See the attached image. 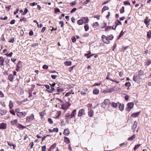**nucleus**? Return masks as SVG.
<instances>
[{
    "label": "nucleus",
    "instance_id": "obj_1",
    "mask_svg": "<svg viewBox=\"0 0 151 151\" xmlns=\"http://www.w3.org/2000/svg\"><path fill=\"white\" fill-rule=\"evenodd\" d=\"M101 39L104 42L107 44L109 43L110 42L109 40V39L108 37L104 35H103L101 36Z\"/></svg>",
    "mask_w": 151,
    "mask_h": 151
},
{
    "label": "nucleus",
    "instance_id": "obj_2",
    "mask_svg": "<svg viewBox=\"0 0 151 151\" xmlns=\"http://www.w3.org/2000/svg\"><path fill=\"white\" fill-rule=\"evenodd\" d=\"M134 105V104L132 102L128 103L127 105V107L126 108L127 111L129 112L130 109L133 107Z\"/></svg>",
    "mask_w": 151,
    "mask_h": 151
},
{
    "label": "nucleus",
    "instance_id": "obj_3",
    "mask_svg": "<svg viewBox=\"0 0 151 151\" xmlns=\"http://www.w3.org/2000/svg\"><path fill=\"white\" fill-rule=\"evenodd\" d=\"M34 119V115L33 114H32L27 117L26 120V122L29 123L31 122Z\"/></svg>",
    "mask_w": 151,
    "mask_h": 151
},
{
    "label": "nucleus",
    "instance_id": "obj_4",
    "mask_svg": "<svg viewBox=\"0 0 151 151\" xmlns=\"http://www.w3.org/2000/svg\"><path fill=\"white\" fill-rule=\"evenodd\" d=\"M27 114L25 112H18L17 116L19 118H23Z\"/></svg>",
    "mask_w": 151,
    "mask_h": 151
},
{
    "label": "nucleus",
    "instance_id": "obj_5",
    "mask_svg": "<svg viewBox=\"0 0 151 151\" xmlns=\"http://www.w3.org/2000/svg\"><path fill=\"white\" fill-rule=\"evenodd\" d=\"M86 114L85 112V110L84 109H82L78 111V117L81 116L82 115H85Z\"/></svg>",
    "mask_w": 151,
    "mask_h": 151
},
{
    "label": "nucleus",
    "instance_id": "obj_6",
    "mask_svg": "<svg viewBox=\"0 0 151 151\" xmlns=\"http://www.w3.org/2000/svg\"><path fill=\"white\" fill-rule=\"evenodd\" d=\"M140 79H141V78L139 75L137 74H134L133 78V80L134 81H136Z\"/></svg>",
    "mask_w": 151,
    "mask_h": 151
},
{
    "label": "nucleus",
    "instance_id": "obj_7",
    "mask_svg": "<svg viewBox=\"0 0 151 151\" xmlns=\"http://www.w3.org/2000/svg\"><path fill=\"white\" fill-rule=\"evenodd\" d=\"M151 20L150 19H148V17H146L145 19L144 22L145 24L146 25L147 27H148L149 25L150 24V22Z\"/></svg>",
    "mask_w": 151,
    "mask_h": 151
},
{
    "label": "nucleus",
    "instance_id": "obj_8",
    "mask_svg": "<svg viewBox=\"0 0 151 151\" xmlns=\"http://www.w3.org/2000/svg\"><path fill=\"white\" fill-rule=\"evenodd\" d=\"M50 86L51 89H50L49 92L50 93H53V91L55 90L54 86H55V83H52V84H50Z\"/></svg>",
    "mask_w": 151,
    "mask_h": 151
},
{
    "label": "nucleus",
    "instance_id": "obj_9",
    "mask_svg": "<svg viewBox=\"0 0 151 151\" xmlns=\"http://www.w3.org/2000/svg\"><path fill=\"white\" fill-rule=\"evenodd\" d=\"M88 114L89 117H92L94 115L93 110L91 109H90L88 112Z\"/></svg>",
    "mask_w": 151,
    "mask_h": 151
},
{
    "label": "nucleus",
    "instance_id": "obj_10",
    "mask_svg": "<svg viewBox=\"0 0 151 151\" xmlns=\"http://www.w3.org/2000/svg\"><path fill=\"white\" fill-rule=\"evenodd\" d=\"M7 124L6 123H0V129H5L6 128Z\"/></svg>",
    "mask_w": 151,
    "mask_h": 151
},
{
    "label": "nucleus",
    "instance_id": "obj_11",
    "mask_svg": "<svg viewBox=\"0 0 151 151\" xmlns=\"http://www.w3.org/2000/svg\"><path fill=\"white\" fill-rule=\"evenodd\" d=\"M104 104L106 106H108V107L110 104L109 100L108 99H105L104 100Z\"/></svg>",
    "mask_w": 151,
    "mask_h": 151
},
{
    "label": "nucleus",
    "instance_id": "obj_12",
    "mask_svg": "<svg viewBox=\"0 0 151 151\" xmlns=\"http://www.w3.org/2000/svg\"><path fill=\"white\" fill-rule=\"evenodd\" d=\"M4 60L5 58H4L3 57H0V64L1 65L3 66V67H4V63H5Z\"/></svg>",
    "mask_w": 151,
    "mask_h": 151
},
{
    "label": "nucleus",
    "instance_id": "obj_13",
    "mask_svg": "<svg viewBox=\"0 0 151 151\" xmlns=\"http://www.w3.org/2000/svg\"><path fill=\"white\" fill-rule=\"evenodd\" d=\"M76 109H74L71 114L70 118H72L75 116V115L76 114Z\"/></svg>",
    "mask_w": 151,
    "mask_h": 151
},
{
    "label": "nucleus",
    "instance_id": "obj_14",
    "mask_svg": "<svg viewBox=\"0 0 151 151\" xmlns=\"http://www.w3.org/2000/svg\"><path fill=\"white\" fill-rule=\"evenodd\" d=\"M70 133V131L68 129H65L63 132V134L66 136H68Z\"/></svg>",
    "mask_w": 151,
    "mask_h": 151
},
{
    "label": "nucleus",
    "instance_id": "obj_15",
    "mask_svg": "<svg viewBox=\"0 0 151 151\" xmlns=\"http://www.w3.org/2000/svg\"><path fill=\"white\" fill-rule=\"evenodd\" d=\"M140 113V112L135 113L131 115V116L133 118L137 117Z\"/></svg>",
    "mask_w": 151,
    "mask_h": 151
},
{
    "label": "nucleus",
    "instance_id": "obj_16",
    "mask_svg": "<svg viewBox=\"0 0 151 151\" xmlns=\"http://www.w3.org/2000/svg\"><path fill=\"white\" fill-rule=\"evenodd\" d=\"M82 19H83V22H84V23L85 24H86L88 23L89 19H88V18L87 17H83L82 18Z\"/></svg>",
    "mask_w": 151,
    "mask_h": 151
},
{
    "label": "nucleus",
    "instance_id": "obj_17",
    "mask_svg": "<svg viewBox=\"0 0 151 151\" xmlns=\"http://www.w3.org/2000/svg\"><path fill=\"white\" fill-rule=\"evenodd\" d=\"M14 76L12 74H9L8 76V79L11 82L12 81L14 80Z\"/></svg>",
    "mask_w": 151,
    "mask_h": 151
},
{
    "label": "nucleus",
    "instance_id": "obj_18",
    "mask_svg": "<svg viewBox=\"0 0 151 151\" xmlns=\"http://www.w3.org/2000/svg\"><path fill=\"white\" fill-rule=\"evenodd\" d=\"M115 88V87L114 86V87L110 88L109 90H108V91H104V92H106V93H110L114 90V88Z\"/></svg>",
    "mask_w": 151,
    "mask_h": 151
},
{
    "label": "nucleus",
    "instance_id": "obj_19",
    "mask_svg": "<svg viewBox=\"0 0 151 151\" xmlns=\"http://www.w3.org/2000/svg\"><path fill=\"white\" fill-rule=\"evenodd\" d=\"M77 24L79 25H82L84 23V22L83 21V19H81L77 21Z\"/></svg>",
    "mask_w": 151,
    "mask_h": 151
},
{
    "label": "nucleus",
    "instance_id": "obj_20",
    "mask_svg": "<svg viewBox=\"0 0 151 151\" xmlns=\"http://www.w3.org/2000/svg\"><path fill=\"white\" fill-rule=\"evenodd\" d=\"M7 142L8 145H9L10 146H13V148L14 150L15 149V148L16 147V146L15 145L13 144L12 143L10 142L7 141Z\"/></svg>",
    "mask_w": 151,
    "mask_h": 151
},
{
    "label": "nucleus",
    "instance_id": "obj_21",
    "mask_svg": "<svg viewBox=\"0 0 151 151\" xmlns=\"http://www.w3.org/2000/svg\"><path fill=\"white\" fill-rule=\"evenodd\" d=\"M137 122L136 121H135L134 122V124L133 125L132 129H135L137 126Z\"/></svg>",
    "mask_w": 151,
    "mask_h": 151
},
{
    "label": "nucleus",
    "instance_id": "obj_22",
    "mask_svg": "<svg viewBox=\"0 0 151 151\" xmlns=\"http://www.w3.org/2000/svg\"><path fill=\"white\" fill-rule=\"evenodd\" d=\"M119 108L120 110L121 111H123L124 109V106L123 104L121 105L120 104H119Z\"/></svg>",
    "mask_w": 151,
    "mask_h": 151
},
{
    "label": "nucleus",
    "instance_id": "obj_23",
    "mask_svg": "<svg viewBox=\"0 0 151 151\" xmlns=\"http://www.w3.org/2000/svg\"><path fill=\"white\" fill-rule=\"evenodd\" d=\"M99 90L96 88L94 89L93 91V93L94 94L97 95L99 94Z\"/></svg>",
    "mask_w": 151,
    "mask_h": 151
},
{
    "label": "nucleus",
    "instance_id": "obj_24",
    "mask_svg": "<svg viewBox=\"0 0 151 151\" xmlns=\"http://www.w3.org/2000/svg\"><path fill=\"white\" fill-rule=\"evenodd\" d=\"M115 26L117 27L118 25H122V23L118 20L117 19L115 22Z\"/></svg>",
    "mask_w": 151,
    "mask_h": 151
},
{
    "label": "nucleus",
    "instance_id": "obj_25",
    "mask_svg": "<svg viewBox=\"0 0 151 151\" xmlns=\"http://www.w3.org/2000/svg\"><path fill=\"white\" fill-rule=\"evenodd\" d=\"M64 142L67 144H68L70 143V141L69 138L66 137H64Z\"/></svg>",
    "mask_w": 151,
    "mask_h": 151
},
{
    "label": "nucleus",
    "instance_id": "obj_26",
    "mask_svg": "<svg viewBox=\"0 0 151 151\" xmlns=\"http://www.w3.org/2000/svg\"><path fill=\"white\" fill-rule=\"evenodd\" d=\"M151 63V61L150 60H148L147 61L145 62V65L148 66Z\"/></svg>",
    "mask_w": 151,
    "mask_h": 151
},
{
    "label": "nucleus",
    "instance_id": "obj_27",
    "mask_svg": "<svg viewBox=\"0 0 151 151\" xmlns=\"http://www.w3.org/2000/svg\"><path fill=\"white\" fill-rule=\"evenodd\" d=\"M111 106L113 108H116L117 107L118 105L117 103H116L114 102H112L111 104Z\"/></svg>",
    "mask_w": 151,
    "mask_h": 151
},
{
    "label": "nucleus",
    "instance_id": "obj_28",
    "mask_svg": "<svg viewBox=\"0 0 151 151\" xmlns=\"http://www.w3.org/2000/svg\"><path fill=\"white\" fill-rule=\"evenodd\" d=\"M64 64L67 66H70L71 65V62L70 61H66L64 62Z\"/></svg>",
    "mask_w": 151,
    "mask_h": 151
},
{
    "label": "nucleus",
    "instance_id": "obj_29",
    "mask_svg": "<svg viewBox=\"0 0 151 151\" xmlns=\"http://www.w3.org/2000/svg\"><path fill=\"white\" fill-rule=\"evenodd\" d=\"M7 113V111L6 110H1V115H3Z\"/></svg>",
    "mask_w": 151,
    "mask_h": 151
},
{
    "label": "nucleus",
    "instance_id": "obj_30",
    "mask_svg": "<svg viewBox=\"0 0 151 151\" xmlns=\"http://www.w3.org/2000/svg\"><path fill=\"white\" fill-rule=\"evenodd\" d=\"M135 134H133L132 136L129 137L128 139V140H132L135 137Z\"/></svg>",
    "mask_w": 151,
    "mask_h": 151
},
{
    "label": "nucleus",
    "instance_id": "obj_31",
    "mask_svg": "<svg viewBox=\"0 0 151 151\" xmlns=\"http://www.w3.org/2000/svg\"><path fill=\"white\" fill-rule=\"evenodd\" d=\"M9 106L10 109H12L13 107V103L11 101H10L9 102Z\"/></svg>",
    "mask_w": 151,
    "mask_h": 151
},
{
    "label": "nucleus",
    "instance_id": "obj_32",
    "mask_svg": "<svg viewBox=\"0 0 151 151\" xmlns=\"http://www.w3.org/2000/svg\"><path fill=\"white\" fill-rule=\"evenodd\" d=\"M85 31H87L89 29V27L88 24H85L84 26Z\"/></svg>",
    "mask_w": 151,
    "mask_h": 151
},
{
    "label": "nucleus",
    "instance_id": "obj_33",
    "mask_svg": "<svg viewBox=\"0 0 151 151\" xmlns=\"http://www.w3.org/2000/svg\"><path fill=\"white\" fill-rule=\"evenodd\" d=\"M56 146V144L55 143H54L50 147L52 149H53L55 148Z\"/></svg>",
    "mask_w": 151,
    "mask_h": 151
},
{
    "label": "nucleus",
    "instance_id": "obj_34",
    "mask_svg": "<svg viewBox=\"0 0 151 151\" xmlns=\"http://www.w3.org/2000/svg\"><path fill=\"white\" fill-rule=\"evenodd\" d=\"M147 37L148 38H150L151 37V31L148 32H147Z\"/></svg>",
    "mask_w": 151,
    "mask_h": 151
},
{
    "label": "nucleus",
    "instance_id": "obj_35",
    "mask_svg": "<svg viewBox=\"0 0 151 151\" xmlns=\"http://www.w3.org/2000/svg\"><path fill=\"white\" fill-rule=\"evenodd\" d=\"M12 54H13L12 52H11L9 54H7V53H6L5 54V55H6L8 57H12Z\"/></svg>",
    "mask_w": 151,
    "mask_h": 151
},
{
    "label": "nucleus",
    "instance_id": "obj_36",
    "mask_svg": "<svg viewBox=\"0 0 151 151\" xmlns=\"http://www.w3.org/2000/svg\"><path fill=\"white\" fill-rule=\"evenodd\" d=\"M17 122V119H15L13 121H11V122L12 124L13 125H14Z\"/></svg>",
    "mask_w": 151,
    "mask_h": 151
},
{
    "label": "nucleus",
    "instance_id": "obj_37",
    "mask_svg": "<svg viewBox=\"0 0 151 151\" xmlns=\"http://www.w3.org/2000/svg\"><path fill=\"white\" fill-rule=\"evenodd\" d=\"M28 10L27 8H25L24 9V12L22 13V15H25L27 12Z\"/></svg>",
    "mask_w": 151,
    "mask_h": 151
},
{
    "label": "nucleus",
    "instance_id": "obj_38",
    "mask_svg": "<svg viewBox=\"0 0 151 151\" xmlns=\"http://www.w3.org/2000/svg\"><path fill=\"white\" fill-rule=\"evenodd\" d=\"M125 86L126 87H129L131 86V84L130 82H126L125 84ZM128 89H129V87H128Z\"/></svg>",
    "mask_w": 151,
    "mask_h": 151
},
{
    "label": "nucleus",
    "instance_id": "obj_39",
    "mask_svg": "<svg viewBox=\"0 0 151 151\" xmlns=\"http://www.w3.org/2000/svg\"><path fill=\"white\" fill-rule=\"evenodd\" d=\"M108 37H109V40H112L114 38V36L112 35H110L108 36Z\"/></svg>",
    "mask_w": 151,
    "mask_h": 151
},
{
    "label": "nucleus",
    "instance_id": "obj_40",
    "mask_svg": "<svg viewBox=\"0 0 151 151\" xmlns=\"http://www.w3.org/2000/svg\"><path fill=\"white\" fill-rule=\"evenodd\" d=\"M71 40L73 42H75L76 41V39L75 37L74 36L71 38Z\"/></svg>",
    "mask_w": 151,
    "mask_h": 151
},
{
    "label": "nucleus",
    "instance_id": "obj_41",
    "mask_svg": "<svg viewBox=\"0 0 151 151\" xmlns=\"http://www.w3.org/2000/svg\"><path fill=\"white\" fill-rule=\"evenodd\" d=\"M124 6H122L121 9L120 10V12L122 14L124 12Z\"/></svg>",
    "mask_w": 151,
    "mask_h": 151
},
{
    "label": "nucleus",
    "instance_id": "obj_42",
    "mask_svg": "<svg viewBox=\"0 0 151 151\" xmlns=\"http://www.w3.org/2000/svg\"><path fill=\"white\" fill-rule=\"evenodd\" d=\"M141 145H135L133 149L134 150H135L137 149L138 148V147Z\"/></svg>",
    "mask_w": 151,
    "mask_h": 151
},
{
    "label": "nucleus",
    "instance_id": "obj_43",
    "mask_svg": "<svg viewBox=\"0 0 151 151\" xmlns=\"http://www.w3.org/2000/svg\"><path fill=\"white\" fill-rule=\"evenodd\" d=\"M5 63H6V65H7L8 63H9L10 60L8 58H5Z\"/></svg>",
    "mask_w": 151,
    "mask_h": 151
},
{
    "label": "nucleus",
    "instance_id": "obj_44",
    "mask_svg": "<svg viewBox=\"0 0 151 151\" xmlns=\"http://www.w3.org/2000/svg\"><path fill=\"white\" fill-rule=\"evenodd\" d=\"M61 107L63 109H67L68 108L64 104H63L62 105Z\"/></svg>",
    "mask_w": 151,
    "mask_h": 151
},
{
    "label": "nucleus",
    "instance_id": "obj_45",
    "mask_svg": "<svg viewBox=\"0 0 151 151\" xmlns=\"http://www.w3.org/2000/svg\"><path fill=\"white\" fill-rule=\"evenodd\" d=\"M18 124L19 125V126L18 127L20 129H23L25 128V127L24 126L22 125L21 124Z\"/></svg>",
    "mask_w": 151,
    "mask_h": 151
},
{
    "label": "nucleus",
    "instance_id": "obj_46",
    "mask_svg": "<svg viewBox=\"0 0 151 151\" xmlns=\"http://www.w3.org/2000/svg\"><path fill=\"white\" fill-rule=\"evenodd\" d=\"M40 116H41V119H42L43 118V116L45 115L44 112L42 111V112H40Z\"/></svg>",
    "mask_w": 151,
    "mask_h": 151
},
{
    "label": "nucleus",
    "instance_id": "obj_47",
    "mask_svg": "<svg viewBox=\"0 0 151 151\" xmlns=\"http://www.w3.org/2000/svg\"><path fill=\"white\" fill-rule=\"evenodd\" d=\"M111 26H108L105 29V31H108L109 29H110L111 28Z\"/></svg>",
    "mask_w": 151,
    "mask_h": 151
},
{
    "label": "nucleus",
    "instance_id": "obj_48",
    "mask_svg": "<svg viewBox=\"0 0 151 151\" xmlns=\"http://www.w3.org/2000/svg\"><path fill=\"white\" fill-rule=\"evenodd\" d=\"M48 122L50 124H52L53 123V121L50 118H48Z\"/></svg>",
    "mask_w": 151,
    "mask_h": 151
},
{
    "label": "nucleus",
    "instance_id": "obj_49",
    "mask_svg": "<svg viewBox=\"0 0 151 151\" xmlns=\"http://www.w3.org/2000/svg\"><path fill=\"white\" fill-rule=\"evenodd\" d=\"M144 73V71L141 70H140L139 71L138 75L139 76H141Z\"/></svg>",
    "mask_w": 151,
    "mask_h": 151
},
{
    "label": "nucleus",
    "instance_id": "obj_50",
    "mask_svg": "<svg viewBox=\"0 0 151 151\" xmlns=\"http://www.w3.org/2000/svg\"><path fill=\"white\" fill-rule=\"evenodd\" d=\"M59 23L60 24L61 26V27H63V26L64 25V22L63 21H60L59 22Z\"/></svg>",
    "mask_w": 151,
    "mask_h": 151
},
{
    "label": "nucleus",
    "instance_id": "obj_51",
    "mask_svg": "<svg viewBox=\"0 0 151 151\" xmlns=\"http://www.w3.org/2000/svg\"><path fill=\"white\" fill-rule=\"evenodd\" d=\"M124 32L123 31H122L119 35V37L118 38V40H119L120 37H121L123 35Z\"/></svg>",
    "mask_w": 151,
    "mask_h": 151
},
{
    "label": "nucleus",
    "instance_id": "obj_52",
    "mask_svg": "<svg viewBox=\"0 0 151 151\" xmlns=\"http://www.w3.org/2000/svg\"><path fill=\"white\" fill-rule=\"evenodd\" d=\"M48 68V66L46 65H45L42 66V68L43 69H47Z\"/></svg>",
    "mask_w": 151,
    "mask_h": 151
},
{
    "label": "nucleus",
    "instance_id": "obj_53",
    "mask_svg": "<svg viewBox=\"0 0 151 151\" xmlns=\"http://www.w3.org/2000/svg\"><path fill=\"white\" fill-rule=\"evenodd\" d=\"M65 117L67 119H68L70 117V115L69 114H67L65 116Z\"/></svg>",
    "mask_w": 151,
    "mask_h": 151
},
{
    "label": "nucleus",
    "instance_id": "obj_54",
    "mask_svg": "<svg viewBox=\"0 0 151 151\" xmlns=\"http://www.w3.org/2000/svg\"><path fill=\"white\" fill-rule=\"evenodd\" d=\"M46 146L45 145L43 146L42 147V151H46Z\"/></svg>",
    "mask_w": 151,
    "mask_h": 151
},
{
    "label": "nucleus",
    "instance_id": "obj_55",
    "mask_svg": "<svg viewBox=\"0 0 151 151\" xmlns=\"http://www.w3.org/2000/svg\"><path fill=\"white\" fill-rule=\"evenodd\" d=\"M37 4V3H36L35 2H33L32 3H30V5L31 6H34L36 5Z\"/></svg>",
    "mask_w": 151,
    "mask_h": 151
},
{
    "label": "nucleus",
    "instance_id": "obj_56",
    "mask_svg": "<svg viewBox=\"0 0 151 151\" xmlns=\"http://www.w3.org/2000/svg\"><path fill=\"white\" fill-rule=\"evenodd\" d=\"M63 91V90L61 88L57 89V91L59 93H61Z\"/></svg>",
    "mask_w": 151,
    "mask_h": 151
},
{
    "label": "nucleus",
    "instance_id": "obj_57",
    "mask_svg": "<svg viewBox=\"0 0 151 151\" xmlns=\"http://www.w3.org/2000/svg\"><path fill=\"white\" fill-rule=\"evenodd\" d=\"M53 132H58V128H55L52 129Z\"/></svg>",
    "mask_w": 151,
    "mask_h": 151
},
{
    "label": "nucleus",
    "instance_id": "obj_58",
    "mask_svg": "<svg viewBox=\"0 0 151 151\" xmlns=\"http://www.w3.org/2000/svg\"><path fill=\"white\" fill-rule=\"evenodd\" d=\"M109 80L111 81H113V82H116V83H119V82L116 81V80L115 79L113 80V79H109Z\"/></svg>",
    "mask_w": 151,
    "mask_h": 151
},
{
    "label": "nucleus",
    "instance_id": "obj_59",
    "mask_svg": "<svg viewBox=\"0 0 151 151\" xmlns=\"http://www.w3.org/2000/svg\"><path fill=\"white\" fill-rule=\"evenodd\" d=\"M26 19L24 17H23V18L21 19H20V21L22 22L23 21H26Z\"/></svg>",
    "mask_w": 151,
    "mask_h": 151
},
{
    "label": "nucleus",
    "instance_id": "obj_60",
    "mask_svg": "<svg viewBox=\"0 0 151 151\" xmlns=\"http://www.w3.org/2000/svg\"><path fill=\"white\" fill-rule=\"evenodd\" d=\"M77 10V9L76 8H74L72 9V10L70 11V12L71 13H72L74 12H75Z\"/></svg>",
    "mask_w": 151,
    "mask_h": 151
},
{
    "label": "nucleus",
    "instance_id": "obj_61",
    "mask_svg": "<svg viewBox=\"0 0 151 151\" xmlns=\"http://www.w3.org/2000/svg\"><path fill=\"white\" fill-rule=\"evenodd\" d=\"M14 41V38H13L11 39L9 41V42L11 43L12 42L13 43Z\"/></svg>",
    "mask_w": 151,
    "mask_h": 151
},
{
    "label": "nucleus",
    "instance_id": "obj_62",
    "mask_svg": "<svg viewBox=\"0 0 151 151\" xmlns=\"http://www.w3.org/2000/svg\"><path fill=\"white\" fill-rule=\"evenodd\" d=\"M51 77L52 79H55L57 77V76L56 75H51Z\"/></svg>",
    "mask_w": 151,
    "mask_h": 151
},
{
    "label": "nucleus",
    "instance_id": "obj_63",
    "mask_svg": "<svg viewBox=\"0 0 151 151\" xmlns=\"http://www.w3.org/2000/svg\"><path fill=\"white\" fill-rule=\"evenodd\" d=\"M29 145L30 146V148L32 149L33 148V146H34V143L33 142H31L30 144Z\"/></svg>",
    "mask_w": 151,
    "mask_h": 151
},
{
    "label": "nucleus",
    "instance_id": "obj_64",
    "mask_svg": "<svg viewBox=\"0 0 151 151\" xmlns=\"http://www.w3.org/2000/svg\"><path fill=\"white\" fill-rule=\"evenodd\" d=\"M60 12V9L58 8H56L55 9V13H57Z\"/></svg>",
    "mask_w": 151,
    "mask_h": 151
}]
</instances>
